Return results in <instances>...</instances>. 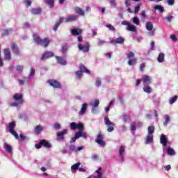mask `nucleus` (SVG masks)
<instances>
[{
	"label": "nucleus",
	"mask_w": 178,
	"mask_h": 178,
	"mask_svg": "<svg viewBox=\"0 0 178 178\" xmlns=\"http://www.w3.org/2000/svg\"><path fill=\"white\" fill-rule=\"evenodd\" d=\"M23 94L22 93H16L13 95V99L15 101V102H12L10 104V106H15L16 108L20 106V105H22L24 102L23 99Z\"/></svg>",
	"instance_id": "1"
},
{
	"label": "nucleus",
	"mask_w": 178,
	"mask_h": 178,
	"mask_svg": "<svg viewBox=\"0 0 178 178\" xmlns=\"http://www.w3.org/2000/svg\"><path fill=\"white\" fill-rule=\"evenodd\" d=\"M148 135L147 136L145 144H151L154 141V133L155 131V127L154 126H149L147 128Z\"/></svg>",
	"instance_id": "2"
},
{
	"label": "nucleus",
	"mask_w": 178,
	"mask_h": 178,
	"mask_svg": "<svg viewBox=\"0 0 178 178\" xmlns=\"http://www.w3.org/2000/svg\"><path fill=\"white\" fill-rule=\"evenodd\" d=\"M127 58H129L128 65L129 66H134V65H137V58H136L133 51L129 52L127 54Z\"/></svg>",
	"instance_id": "3"
},
{
	"label": "nucleus",
	"mask_w": 178,
	"mask_h": 178,
	"mask_svg": "<svg viewBox=\"0 0 178 178\" xmlns=\"http://www.w3.org/2000/svg\"><path fill=\"white\" fill-rule=\"evenodd\" d=\"M104 124L107 126V131L108 133H112L113 130H115V128L113 127L115 126V123L112 122L111 120H109V118L108 116H106L104 118Z\"/></svg>",
	"instance_id": "4"
},
{
	"label": "nucleus",
	"mask_w": 178,
	"mask_h": 178,
	"mask_svg": "<svg viewBox=\"0 0 178 178\" xmlns=\"http://www.w3.org/2000/svg\"><path fill=\"white\" fill-rule=\"evenodd\" d=\"M145 28H146V30L149 31L147 33L148 35H149L150 37H154V35H155V29H154V24H152V22H146Z\"/></svg>",
	"instance_id": "5"
},
{
	"label": "nucleus",
	"mask_w": 178,
	"mask_h": 178,
	"mask_svg": "<svg viewBox=\"0 0 178 178\" xmlns=\"http://www.w3.org/2000/svg\"><path fill=\"white\" fill-rule=\"evenodd\" d=\"M45 147V148H51L52 147V145H51V143H49L48 141H47V140L43 139L41 140L39 143V144H35V147L36 149H40V148H41V147Z\"/></svg>",
	"instance_id": "6"
},
{
	"label": "nucleus",
	"mask_w": 178,
	"mask_h": 178,
	"mask_svg": "<svg viewBox=\"0 0 178 178\" xmlns=\"http://www.w3.org/2000/svg\"><path fill=\"white\" fill-rule=\"evenodd\" d=\"M95 143L100 145L101 147H104L106 145L105 141H104V135L99 134L95 138Z\"/></svg>",
	"instance_id": "7"
},
{
	"label": "nucleus",
	"mask_w": 178,
	"mask_h": 178,
	"mask_svg": "<svg viewBox=\"0 0 178 178\" xmlns=\"http://www.w3.org/2000/svg\"><path fill=\"white\" fill-rule=\"evenodd\" d=\"M78 49L79 51H83L84 53H87L90 51V43L87 42L85 45H83V44H79Z\"/></svg>",
	"instance_id": "8"
},
{
	"label": "nucleus",
	"mask_w": 178,
	"mask_h": 178,
	"mask_svg": "<svg viewBox=\"0 0 178 178\" xmlns=\"http://www.w3.org/2000/svg\"><path fill=\"white\" fill-rule=\"evenodd\" d=\"M124 149H126V146L121 145L119 147L118 152L119 156L122 161V162L124 161Z\"/></svg>",
	"instance_id": "9"
},
{
	"label": "nucleus",
	"mask_w": 178,
	"mask_h": 178,
	"mask_svg": "<svg viewBox=\"0 0 178 178\" xmlns=\"http://www.w3.org/2000/svg\"><path fill=\"white\" fill-rule=\"evenodd\" d=\"M55 54L52 51H46L44 52L42 57L40 58V60H47V59H49V58H52Z\"/></svg>",
	"instance_id": "10"
},
{
	"label": "nucleus",
	"mask_w": 178,
	"mask_h": 178,
	"mask_svg": "<svg viewBox=\"0 0 178 178\" xmlns=\"http://www.w3.org/2000/svg\"><path fill=\"white\" fill-rule=\"evenodd\" d=\"M142 127L143 123L141 122H133L131 124V131L132 134H134L136 133V130L137 129V127Z\"/></svg>",
	"instance_id": "11"
},
{
	"label": "nucleus",
	"mask_w": 178,
	"mask_h": 178,
	"mask_svg": "<svg viewBox=\"0 0 178 178\" xmlns=\"http://www.w3.org/2000/svg\"><path fill=\"white\" fill-rule=\"evenodd\" d=\"M10 47L15 55H16L17 56H19V55H20V50H19V47H17V44H16V43H12Z\"/></svg>",
	"instance_id": "12"
},
{
	"label": "nucleus",
	"mask_w": 178,
	"mask_h": 178,
	"mask_svg": "<svg viewBox=\"0 0 178 178\" xmlns=\"http://www.w3.org/2000/svg\"><path fill=\"white\" fill-rule=\"evenodd\" d=\"M67 129H64L62 131H59L57 133V138L58 140H65V136L67 134Z\"/></svg>",
	"instance_id": "13"
},
{
	"label": "nucleus",
	"mask_w": 178,
	"mask_h": 178,
	"mask_svg": "<svg viewBox=\"0 0 178 178\" xmlns=\"http://www.w3.org/2000/svg\"><path fill=\"white\" fill-rule=\"evenodd\" d=\"M87 108H88V104L87 103L83 104L81 110L79 112V115L81 116L86 115V112H87Z\"/></svg>",
	"instance_id": "14"
},
{
	"label": "nucleus",
	"mask_w": 178,
	"mask_h": 178,
	"mask_svg": "<svg viewBox=\"0 0 178 178\" xmlns=\"http://www.w3.org/2000/svg\"><path fill=\"white\" fill-rule=\"evenodd\" d=\"M79 19V16L76 15H70L67 16V23H72L73 22H76Z\"/></svg>",
	"instance_id": "15"
},
{
	"label": "nucleus",
	"mask_w": 178,
	"mask_h": 178,
	"mask_svg": "<svg viewBox=\"0 0 178 178\" xmlns=\"http://www.w3.org/2000/svg\"><path fill=\"white\" fill-rule=\"evenodd\" d=\"M56 59L57 60V63L59 65H62L63 66H66L67 65V62L63 57L56 56Z\"/></svg>",
	"instance_id": "16"
},
{
	"label": "nucleus",
	"mask_w": 178,
	"mask_h": 178,
	"mask_svg": "<svg viewBox=\"0 0 178 178\" xmlns=\"http://www.w3.org/2000/svg\"><path fill=\"white\" fill-rule=\"evenodd\" d=\"M49 84L51 86V87H54V88H60V83L58 82L56 80H49Z\"/></svg>",
	"instance_id": "17"
},
{
	"label": "nucleus",
	"mask_w": 178,
	"mask_h": 178,
	"mask_svg": "<svg viewBox=\"0 0 178 178\" xmlns=\"http://www.w3.org/2000/svg\"><path fill=\"white\" fill-rule=\"evenodd\" d=\"M160 143L162 144L163 147H166V145H168V138L165 134H161L160 137Z\"/></svg>",
	"instance_id": "18"
},
{
	"label": "nucleus",
	"mask_w": 178,
	"mask_h": 178,
	"mask_svg": "<svg viewBox=\"0 0 178 178\" xmlns=\"http://www.w3.org/2000/svg\"><path fill=\"white\" fill-rule=\"evenodd\" d=\"M143 81L145 83L144 86H149L151 84V76L148 75H144L143 76Z\"/></svg>",
	"instance_id": "19"
},
{
	"label": "nucleus",
	"mask_w": 178,
	"mask_h": 178,
	"mask_svg": "<svg viewBox=\"0 0 178 178\" xmlns=\"http://www.w3.org/2000/svg\"><path fill=\"white\" fill-rule=\"evenodd\" d=\"M49 38H45L44 39H42V41L40 42V44L42 47H44V48H47L48 45H49Z\"/></svg>",
	"instance_id": "20"
},
{
	"label": "nucleus",
	"mask_w": 178,
	"mask_h": 178,
	"mask_svg": "<svg viewBox=\"0 0 178 178\" xmlns=\"http://www.w3.org/2000/svg\"><path fill=\"white\" fill-rule=\"evenodd\" d=\"M74 10L75 13H76V15H79V16H84V15H86L84 10L81 9L80 7H75L74 8Z\"/></svg>",
	"instance_id": "21"
},
{
	"label": "nucleus",
	"mask_w": 178,
	"mask_h": 178,
	"mask_svg": "<svg viewBox=\"0 0 178 178\" xmlns=\"http://www.w3.org/2000/svg\"><path fill=\"white\" fill-rule=\"evenodd\" d=\"M81 33H83V29L80 28L71 29V34L72 35H79V34H81Z\"/></svg>",
	"instance_id": "22"
},
{
	"label": "nucleus",
	"mask_w": 178,
	"mask_h": 178,
	"mask_svg": "<svg viewBox=\"0 0 178 178\" xmlns=\"http://www.w3.org/2000/svg\"><path fill=\"white\" fill-rule=\"evenodd\" d=\"M4 58H5L6 60H10V59H12V56L10 54V50H9L8 49H4Z\"/></svg>",
	"instance_id": "23"
},
{
	"label": "nucleus",
	"mask_w": 178,
	"mask_h": 178,
	"mask_svg": "<svg viewBox=\"0 0 178 178\" xmlns=\"http://www.w3.org/2000/svg\"><path fill=\"white\" fill-rule=\"evenodd\" d=\"M123 42H124V38L122 37H120L115 40H111V44H123Z\"/></svg>",
	"instance_id": "24"
},
{
	"label": "nucleus",
	"mask_w": 178,
	"mask_h": 178,
	"mask_svg": "<svg viewBox=\"0 0 178 178\" xmlns=\"http://www.w3.org/2000/svg\"><path fill=\"white\" fill-rule=\"evenodd\" d=\"M43 130H44V127H42L41 125H38L34 129V133H35V134L38 136V134H41V133H42V131H43Z\"/></svg>",
	"instance_id": "25"
},
{
	"label": "nucleus",
	"mask_w": 178,
	"mask_h": 178,
	"mask_svg": "<svg viewBox=\"0 0 178 178\" xmlns=\"http://www.w3.org/2000/svg\"><path fill=\"white\" fill-rule=\"evenodd\" d=\"M32 15H41L42 12V8H33L31 10Z\"/></svg>",
	"instance_id": "26"
},
{
	"label": "nucleus",
	"mask_w": 178,
	"mask_h": 178,
	"mask_svg": "<svg viewBox=\"0 0 178 178\" xmlns=\"http://www.w3.org/2000/svg\"><path fill=\"white\" fill-rule=\"evenodd\" d=\"M126 30L127 31H132L133 33L137 32V28L136 26L131 24V23L129 22V24H128V26H127Z\"/></svg>",
	"instance_id": "27"
},
{
	"label": "nucleus",
	"mask_w": 178,
	"mask_h": 178,
	"mask_svg": "<svg viewBox=\"0 0 178 178\" xmlns=\"http://www.w3.org/2000/svg\"><path fill=\"white\" fill-rule=\"evenodd\" d=\"M3 148L8 154H10L12 152V146L6 142H4L3 143Z\"/></svg>",
	"instance_id": "28"
},
{
	"label": "nucleus",
	"mask_w": 178,
	"mask_h": 178,
	"mask_svg": "<svg viewBox=\"0 0 178 178\" xmlns=\"http://www.w3.org/2000/svg\"><path fill=\"white\" fill-rule=\"evenodd\" d=\"M76 136L80 138V137H82L83 138H88V134H87L85 131H81L76 132Z\"/></svg>",
	"instance_id": "29"
},
{
	"label": "nucleus",
	"mask_w": 178,
	"mask_h": 178,
	"mask_svg": "<svg viewBox=\"0 0 178 178\" xmlns=\"http://www.w3.org/2000/svg\"><path fill=\"white\" fill-rule=\"evenodd\" d=\"M125 6L126 8H128L127 10L129 12V13H134V12L130 8L131 3H130V0H125L124 1Z\"/></svg>",
	"instance_id": "30"
},
{
	"label": "nucleus",
	"mask_w": 178,
	"mask_h": 178,
	"mask_svg": "<svg viewBox=\"0 0 178 178\" xmlns=\"http://www.w3.org/2000/svg\"><path fill=\"white\" fill-rule=\"evenodd\" d=\"M33 40L37 45H40L42 39H41L38 35L33 34Z\"/></svg>",
	"instance_id": "31"
},
{
	"label": "nucleus",
	"mask_w": 178,
	"mask_h": 178,
	"mask_svg": "<svg viewBox=\"0 0 178 178\" xmlns=\"http://www.w3.org/2000/svg\"><path fill=\"white\" fill-rule=\"evenodd\" d=\"M79 69L81 72H82L83 73H87L88 74H90V70H87V68H86V66H84V65L81 64L79 65Z\"/></svg>",
	"instance_id": "32"
},
{
	"label": "nucleus",
	"mask_w": 178,
	"mask_h": 178,
	"mask_svg": "<svg viewBox=\"0 0 178 178\" xmlns=\"http://www.w3.org/2000/svg\"><path fill=\"white\" fill-rule=\"evenodd\" d=\"M157 60L159 62V63H163V62H165V54L160 53L157 58Z\"/></svg>",
	"instance_id": "33"
},
{
	"label": "nucleus",
	"mask_w": 178,
	"mask_h": 178,
	"mask_svg": "<svg viewBox=\"0 0 178 178\" xmlns=\"http://www.w3.org/2000/svg\"><path fill=\"white\" fill-rule=\"evenodd\" d=\"M143 91L147 94H151L152 92V88H151V87H149L148 85H144Z\"/></svg>",
	"instance_id": "34"
},
{
	"label": "nucleus",
	"mask_w": 178,
	"mask_h": 178,
	"mask_svg": "<svg viewBox=\"0 0 178 178\" xmlns=\"http://www.w3.org/2000/svg\"><path fill=\"white\" fill-rule=\"evenodd\" d=\"M165 121L163 122V126H168L169 123L170 122V117L168 115H164Z\"/></svg>",
	"instance_id": "35"
},
{
	"label": "nucleus",
	"mask_w": 178,
	"mask_h": 178,
	"mask_svg": "<svg viewBox=\"0 0 178 178\" xmlns=\"http://www.w3.org/2000/svg\"><path fill=\"white\" fill-rule=\"evenodd\" d=\"M155 10H159V13H163L165 12V9H163V7L161 5H156L154 6Z\"/></svg>",
	"instance_id": "36"
},
{
	"label": "nucleus",
	"mask_w": 178,
	"mask_h": 178,
	"mask_svg": "<svg viewBox=\"0 0 178 178\" xmlns=\"http://www.w3.org/2000/svg\"><path fill=\"white\" fill-rule=\"evenodd\" d=\"M16 127V122H12L9 123L8 125V131H12Z\"/></svg>",
	"instance_id": "37"
},
{
	"label": "nucleus",
	"mask_w": 178,
	"mask_h": 178,
	"mask_svg": "<svg viewBox=\"0 0 178 178\" xmlns=\"http://www.w3.org/2000/svg\"><path fill=\"white\" fill-rule=\"evenodd\" d=\"M29 81H30V80L29 79V78H24V81L22 79H18V82L19 86H24V83H29Z\"/></svg>",
	"instance_id": "38"
},
{
	"label": "nucleus",
	"mask_w": 178,
	"mask_h": 178,
	"mask_svg": "<svg viewBox=\"0 0 178 178\" xmlns=\"http://www.w3.org/2000/svg\"><path fill=\"white\" fill-rule=\"evenodd\" d=\"M163 19L165 20V22H167V23H172V20L175 19V17L173 15H169L163 17Z\"/></svg>",
	"instance_id": "39"
},
{
	"label": "nucleus",
	"mask_w": 178,
	"mask_h": 178,
	"mask_svg": "<svg viewBox=\"0 0 178 178\" xmlns=\"http://www.w3.org/2000/svg\"><path fill=\"white\" fill-rule=\"evenodd\" d=\"M168 155L172 156V155H176V152H175V149H172L171 147H168L167 150Z\"/></svg>",
	"instance_id": "40"
},
{
	"label": "nucleus",
	"mask_w": 178,
	"mask_h": 178,
	"mask_svg": "<svg viewBox=\"0 0 178 178\" xmlns=\"http://www.w3.org/2000/svg\"><path fill=\"white\" fill-rule=\"evenodd\" d=\"M178 96L175 95L174 97H171L169 101L170 105H173L176 101H177Z\"/></svg>",
	"instance_id": "41"
},
{
	"label": "nucleus",
	"mask_w": 178,
	"mask_h": 178,
	"mask_svg": "<svg viewBox=\"0 0 178 178\" xmlns=\"http://www.w3.org/2000/svg\"><path fill=\"white\" fill-rule=\"evenodd\" d=\"M76 129H78L79 131H83L84 130V124L81 122L76 124Z\"/></svg>",
	"instance_id": "42"
},
{
	"label": "nucleus",
	"mask_w": 178,
	"mask_h": 178,
	"mask_svg": "<svg viewBox=\"0 0 178 178\" xmlns=\"http://www.w3.org/2000/svg\"><path fill=\"white\" fill-rule=\"evenodd\" d=\"M34 74H35V70H34V68H31L29 77L26 79H29V80H30V79H31V77H33Z\"/></svg>",
	"instance_id": "43"
},
{
	"label": "nucleus",
	"mask_w": 178,
	"mask_h": 178,
	"mask_svg": "<svg viewBox=\"0 0 178 178\" xmlns=\"http://www.w3.org/2000/svg\"><path fill=\"white\" fill-rule=\"evenodd\" d=\"M80 165H81V163H80L74 164L73 165L71 166L72 170H77L79 169V168L80 167Z\"/></svg>",
	"instance_id": "44"
},
{
	"label": "nucleus",
	"mask_w": 178,
	"mask_h": 178,
	"mask_svg": "<svg viewBox=\"0 0 178 178\" xmlns=\"http://www.w3.org/2000/svg\"><path fill=\"white\" fill-rule=\"evenodd\" d=\"M92 106V108H98L99 105V100L95 99L93 103L90 104Z\"/></svg>",
	"instance_id": "45"
},
{
	"label": "nucleus",
	"mask_w": 178,
	"mask_h": 178,
	"mask_svg": "<svg viewBox=\"0 0 178 178\" xmlns=\"http://www.w3.org/2000/svg\"><path fill=\"white\" fill-rule=\"evenodd\" d=\"M45 3L49 5V6H50V8H54V0H46Z\"/></svg>",
	"instance_id": "46"
},
{
	"label": "nucleus",
	"mask_w": 178,
	"mask_h": 178,
	"mask_svg": "<svg viewBox=\"0 0 178 178\" xmlns=\"http://www.w3.org/2000/svg\"><path fill=\"white\" fill-rule=\"evenodd\" d=\"M140 8H141V3L138 4L136 7H135V10L134 12V13H135V15H137V13H138V12H140Z\"/></svg>",
	"instance_id": "47"
},
{
	"label": "nucleus",
	"mask_w": 178,
	"mask_h": 178,
	"mask_svg": "<svg viewBox=\"0 0 178 178\" xmlns=\"http://www.w3.org/2000/svg\"><path fill=\"white\" fill-rule=\"evenodd\" d=\"M76 79H78V80H80V79H81V76H83V72L80 70L76 71Z\"/></svg>",
	"instance_id": "48"
},
{
	"label": "nucleus",
	"mask_w": 178,
	"mask_h": 178,
	"mask_svg": "<svg viewBox=\"0 0 178 178\" xmlns=\"http://www.w3.org/2000/svg\"><path fill=\"white\" fill-rule=\"evenodd\" d=\"M67 17H60V19L58 20V23L60 24H61V23H67Z\"/></svg>",
	"instance_id": "49"
},
{
	"label": "nucleus",
	"mask_w": 178,
	"mask_h": 178,
	"mask_svg": "<svg viewBox=\"0 0 178 178\" xmlns=\"http://www.w3.org/2000/svg\"><path fill=\"white\" fill-rule=\"evenodd\" d=\"M70 127L71 130H76V129H77V123L72 122L70 124Z\"/></svg>",
	"instance_id": "50"
},
{
	"label": "nucleus",
	"mask_w": 178,
	"mask_h": 178,
	"mask_svg": "<svg viewBox=\"0 0 178 178\" xmlns=\"http://www.w3.org/2000/svg\"><path fill=\"white\" fill-rule=\"evenodd\" d=\"M23 69H24V67L23 65L16 66V70L17 72H19V73H22L23 72Z\"/></svg>",
	"instance_id": "51"
},
{
	"label": "nucleus",
	"mask_w": 178,
	"mask_h": 178,
	"mask_svg": "<svg viewBox=\"0 0 178 178\" xmlns=\"http://www.w3.org/2000/svg\"><path fill=\"white\" fill-rule=\"evenodd\" d=\"M132 22L134 24H137V26H138L140 24V20H138V17H133Z\"/></svg>",
	"instance_id": "52"
},
{
	"label": "nucleus",
	"mask_w": 178,
	"mask_h": 178,
	"mask_svg": "<svg viewBox=\"0 0 178 178\" xmlns=\"http://www.w3.org/2000/svg\"><path fill=\"white\" fill-rule=\"evenodd\" d=\"M10 33H12V29H3L2 35H8Z\"/></svg>",
	"instance_id": "53"
},
{
	"label": "nucleus",
	"mask_w": 178,
	"mask_h": 178,
	"mask_svg": "<svg viewBox=\"0 0 178 178\" xmlns=\"http://www.w3.org/2000/svg\"><path fill=\"white\" fill-rule=\"evenodd\" d=\"M9 133H11V134L15 137V138L18 139L19 138V135L17 134V132H16V131L13 130V131H10Z\"/></svg>",
	"instance_id": "54"
},
{
	"label": "nucleus",
	"mask_w": 178,
	"mask_h": 178,
	"mask_svg": "<svg viewBox=\"0 0 178 178\" xmlns=\"http://www.w3.org/2000/svg\"><path fill=\"white\" fill-rule=\"evenodd\" d=\"M106 27H107L111 31H115V26H112L110 24H108L106 25Z\"/></svg>",
	"instance_id": "55"
},
{
	"label": "nucleus",
	"mask_w": 178,
	"mask_h": 178,
	"mask_svg": "<svg viewBox=\"0 0 178 178\" xmlns=\"http://www.w3.org/2000/svg\"><path fill=\"white\" fill-rule=\"evenodd\" d=\"M77 138H79V137H77V132H76L74 137L71 138L70 143L72 144V143H75Z\"/></svg>",
	"instance_id": "56"
},
{
	"label": "nucleus",
	"mask_w": 178,
	"mask_h": 178,
	"mask_svg": "<svg viewBox=\"0 0 178 178\" xmlns=\"http://www.w3.org/2000/svg\"><path fill=\"white\" fill-rule=\"evenodd\" d=\"M93 178H104V175L102 173L94 174Z\"/></svg>",
	"instance_id": "57"
},
{
	"label": "nucleus",
	"mask_w": 178,
	"mask_h": 178,
	"mask_svg": "<svg viewBox=\"0 0 178 178\" xmlns=\"http://www.w3.org/2000/svg\"><path fill=\"white\" fill-rule=\"evenodd\" d=\"M70 151H72V152H76V147L74 145H70Z\"/></svg>",
	"instance_id": "58"
},
{
	"label": "nucleus",
	"mask_w": 178,
	"mask_h": 178,
	"mask_svg": "<svg viewBox=\"0 0 178 178\" xmlns=\"http://www.w3.org/2000/svg\"><path fill=\"white\" fill-rule=\"evenodd\" d=\"M59 26H60V24L59 23V22L58 21L56 24L53 27V30L54 31H56V30H58V27H59Z\"/></svg>",
	"instance_id": "59"
},
{
	"label": "nucleus",
	"mask_w": 178,
	"mask_h": 178,
	"mask_svg": "<svg viewBox=\"0 0 178 178\" xmlns=\"http://www.w3.org/2000/svg\"><path fill=\"white\" fill-rule=\"evenodd\" d=\"M129 119V115L124 114L122 115V121L126 123L127 122V120Z\"/></svg>",
	"instance_id": "60"
},
{
	"label": "nucleus",
	"mask_w": 178,
	"mask_h": 178,
	"mask_svg": "<svg viewBox=\"0 0 178 178\" xmlns=\"http://www.w3.org/2000/svg\"><path fill=\"white\" fill-rule=\"evenodd\" d=\"M168 5L173 6L175 5V0H167Z\"/></svg>",
	"instance_id": "61"
},
{
	"label": "nucleus",
	"mask_w": 178,
	"mask_h": 178,
	"mask_svg": "<svg viewBox=\"0 0 178 178\" xmlns=\"http://www.w3.org/2000/svg\"><path fill=\"white\" fill-rule=\"evenodd\" d=\"M96 86L97 87H99V86H101V79L100 78H97L96 79V83H95Z\"/></svg>",
	"instance_id": "62"
},
{
	"label": "nucleus",
	"mask_w": 178,
	"mask_h": 178,
	"mask_svg": "<svg viewBox=\"0 0 178 178\" xmlns=\"http://www.w3.org/2000/svg\"><path fill=\"white\" fill-rule=\"evenodd\" d=\"M54 129L56 130H60L61 127H60V124H58V123L54 124Z\"/></svg>",
	"instance_id": "63"
},
{
	"label": "nucleus",
	"mask_w": 178,
	"mask_h": 178,
	"mask_svg": "<svg viewBox=\"0 0 178 178\" xmlns=\"http://www.w3.org/2000/svg\"><path fill=\"white\" fill-rule=\"evenodd\" d=\"M170 38L172 41H174L175 42H176L177 41V38L176 37V35H170Z\"/></svg>",
	"instance_id": "64"
}]
</instances>
